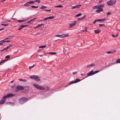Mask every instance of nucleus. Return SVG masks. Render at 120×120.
Instances as JSON below:
<instances>
[{
	"label": "nucleus",
	"instance_id": "obj_1",
	"mask_svg": "<svg viewBox=\"0 0 120 120\" xmlns=\"http://www.w3.org/2000/svg\"><path fill=\"white\" fill-rule=\"evenodd\" d=\"M15 95L11 93L8 94L6 96H4L2 99L0 101V104H3L6 101V98L14 96Z\"/></svg>",
	"mask_w": 120,
	"mask_h": 120
},
{
	"label": "nucleus",
	"instance_id": "obj_2",
	"mask_svg": "<svg viewBox=\"0 0 120 120\" xmlns=\"http://www.w3.org/2000/svg\"><path fill=\"white\" fill-rule=\"evenodd\" d=\"M28 101V99L25 98H22L19 100V102L20 104H22L27 101Z\"/></svg>",
	"mask_w": 120,
	"mask_h": 120
},
{
	"label": "nucleus",
	"instance_id": "obj_3",
	"mask_svg": "<svg viewBox=\"0 0 120 120\" xmlns=\"http://www.w3.org/2000/svg\"><path fill=\"white\" fill-rule=\"evenodd\" d=\"M116 2V0H110L107 2V4L109 6H112L115 4Z\"/></svg>",
	"mask_w": 120,
	"mask_h": 120
},
{
	"label": "nucleus",
	"instance_id": "obj_4",
	"mask_svg": "<svg viewBox=\"0 0 120 120\" xmlns=\"http://www.w3.org/2000/svg\"><path fill=\"white\" fill-rule=\"evenodd\" d=\"M33 85L36 88L40 90H43L45 89V88L44 87L38 84H34Z\"/></svg>",
	"mask_w": 120,
	"mask_h": 120
},
{
	"label": "nucleus",
	"instance_id": "obj_5",
	"mask_svg": "<svg viewBox=\"0 0 120 120\" xmlns=\"http://www.w3.org/2000/svg\"><path fill=\"white\" fill-rule=\"evenodd\" d=\"M30 78L31 79H34L37 81H39L40 80V79H39L38 77L36 75H32L30 77Z\"/></svg>",
	"mask_w": 120,
	"mask_h": 120
},
{
	"label": "nucleus",
	"instance_id": "obj_6",
	"mask_svg": "<svg viewBox=\"0 0 120 120\" xmlns=\"http://www.w3.org/2000/svg\"><path fill=\"white\" fill-rule=\"evenodd\" d=\"M24 89V87L18 85L17 86L15 89V91L16 92H18L19 91V90H22Z\"/></svg>",
	"mask_w": 120,
	"mask_h": 120
},
{
	"label": "nucleus",
	"instance_id": "obj_7",
	"mask_svg": "<svg viewBox=\"0 0 120 120\" xmlns=\"http://www.w3.org/2000/svg\"><path fill=\"white\" fill-rule=\"evenodd\" d=\"M80 81V80L78 79H76L74 81H72L68 83V85H69L70 84H72L73 83H76Z\"/></svg>",
	"mask_w": 120,
	"mask_h": 120
},
{
	"label": "nucleus",
	"instance_id": "obj_8",
	"mask_svg": "<svg viewBox=\"0 0 120 120\" xmlns=\"http://www.w3.org/2000/svg\"><path fill=\"white\" fill-rule=\"evenodd\" d=\"M94 75L93 73V70H92L90 71L89 72H88L87 74V76L86 77L88 76L92 75Z\"/></svg>",
	"mask_w": 120,
	"mask_h": 120
},
{
	"label": "nucleus",
	"instance_id": "obj_9",
	"mask_svg": "<svg viewBox=\"0 0 120 120\" xmlns=\"http://www.w3.org/2000/svg\"><path fill=\"white\" fill-rule=\"evenodd\" d=\"M76 22V21H74L73 23L71 24H70L68 27L69 28H70L73 27L75 25Z\"/></svg>",
	"mask_w": 120,
	"mask_h": 120
},
{
	"label": "nucleus",
	"instance_id": "obj_10",
	"mask_svg": "<svg viewBox=\"0 0 120 120\" xmlns=\"http://www.w3.org/2000/svg\"><path fill=\"white\" fill-rule=\"evenodd\" d=\"M44 24H40L38 25L36 27V28H38L39 27L41 29H42L44 28V27H43L41 26H44Z\"/></svg>",
	"mask_w": 120,
	"mask_h": 120
},
{
	"label": "nucleus",
	"instance_id": "obj_11",
	"mask_svg": "<svg viewBox=\"0 0 120 120\" xmlns=\"http://www.w3.org/2000/svg\"><path fill=\"white\" fill-rule=\"evenodd\" d=\"M36 19V18H34L33 19H32L28 22L27 23H30V24H31V23L34 22L35 21Z\"/></svg>",
	"mask_w": 120,
	"mask_h": 120
},
{
	"label": "nucleus",
	"instance_id": "obj_12",
	"mask_svg": "<svg viewBox=\"0 0 120 120\" xmlns=\"http://www.w3.org/2000/svg\"><path fill=\"white\" fill-rule=\"evenodd\" d=\"M61 36H62V38L67 37L68 36V34H61Z\"/></svg>",
	"mask_w": 120,
	"mask_h": 120
},
{
	"label": "nucleus",
	"instance_id": "obj_13",
	"mask_svg": "<svg viewBox=\"0 0 120 120\" xmlns=\"http://www.w3.org/2000/svg\"><path fill=\"white\" fill-rule=\"evenodd\" d=\"M23 5L25 7H28L30 6V5L29 2L26 3Z\"/></svg>",
	"mask_w": 120,
	"mask_h": 120
},
{
	"label": "nucleus",
	"instance_id": "obj_14",
	"mask_svg": "<svg viewBox=\"0 0 120 120\" xmlns=\"http://www.w3.org/2000/svg\"><path fill=\"white\" fill-rule=\"evenodd\" d=\"M116 51L115 50H114L111 51H108L107 52V53L108 54H109L111 53H113L114 52H116Z\"/></svg>",
	"mask_w": 120,
	"mask_h": 120
},
{
	"label": "nucleus",
	"instance_id": "obj_15",
	"mask_svg": "<svg viewBox=\"0 0 120 120\" xmlns=\"http://www.w3.org/2000/svg\"><path fill=\"white\" fill-rule=\"evenodd\" d=\"M103 11V10L102 8H101L100 9H97L96 10V11L97 13H99L100 11Z\"/></svg>",
	"mask_w": 120,
	"mask_h": 120
},
{
	"label": "nucleus",
	"instance_id": "obj_16",
	"mask_svg": "<svg viewBox=\"0 0 120 120\" xmlns=\"http://www.w3.org/2000/svg\"><path fill=\"white\" fill-rule=\"evenodd\" d=\"M6 104H9L11 105H14V102H8L6 103Z\"/></svg>",
	"mask_w": 120,
	"mask_h": 120
},
{
	"label": "nucleus",
	"instance_id": "obj_17",
	"mask_svg": "<svg viewBox=\"0 0 120 120\" xmlns=\"http://www.w3.org/2000/svg\"><path fill=\"white\" fill-rule=\"evenodd\" d=\"M105 19H97V21L101 22H103L105 20Z\"/></svg>",
	"mask_w": 120,
	"mask_h": 120
},
{
	"label": "nucleus",
	"instance_id": "obj_18",
	"mask_svg": "<svg viewBox=\"0 0 120 120\" xmlns=\"http://www.w3.org/2000/svg\"><path fill=\"white\" fill-rule=\"evenodd\" d=\"M29 2L30 5V4L33 5L35 1H30Z\"/></svg>",
	"mask_w": 120,
	"mask_h": 120
},
{
	"label": "nucleus",
	"instance_id": "obj_19",
	"mask_svg": "<svg viewBox=\"0 0 120 120\" xmlns=\"http://www.w3.org/2000/svg\"><path fill=\"white\" fill-rule=\"evenodd\" d=\"M19 80L20 81L23 82H26V80L25 79H19Z\"/></svg>",
	"mask_w": 120,
	"mask_h": 120
},
{
	"label": "nucleus",
	"instance_id": "obj_20",
	"mask_svg": "<svg viewBox=\"0 0 120 120\" xmlns=\"http://www.w3.org/2000/svg\"><path fill=\"white\" fill-rule=\"evenodd\" d=\"M95 65L94 64H92L89 65L87 67L88 68L89 67H92V66H95Z\"/></svg>",
	"mask_w": 120,
	"mask_h": 120
},
{
	"label": "nucleus",
	"instance_id": "obj_21",
	"mask_svg": "<svg viewBox=\"0 0 120 120\" xmlns=\"http://www.w3.org/2000/svg\"><path fill=\"white\" fill-rule=\"evenodd\" d=\"M26 21V20H18L17 21L19 23H21V22H24Z\"/></svg>",
	"mask_w": 120,
	"mask_h": 120
},
{
	"label": "nucleus",
	"instance_id": "obj_22",
	"mask_svg": "<svg viewBox=\"0 0 120 120\" xmlns=\"http://www.w3.org/2000/svg\"><path fill=\"white\" fill-rule=\"evenodd\" d=\"M55 36L56 37L62 38V36H61V34H56L55 35Z\"/></svg>",
	"mask_w": 120,
	"mask_h": 120
},
{
	"label": "nucleus",
	"instance_id": "obj_23",
	"mask_svg": "<svg viewBox=\"0 0 120 120\" xmlns=\"http://www.w3.org/2000/svg\"><path fill=\"white\" fill-rule=\"evenodd\" d=\"M4 40H2L0 41V45L3 44V43H4Z\"/></svg>",
	"mask_w": 120,
	"mask_h": 120
},
{
	"label": "nucleus",
	"instance_id": "obj_24",
	"mask_svg": "<svg viewBox=\"0 0 120 120\" xmlns=\"http://www.w3.org/2000/svg\"><path fill=\"white\" fill-rule=\"evenodd\" d=\"M116 63H120V59H118L116 60Z\"/></svg>",
	"mask_w": 120,
	"mask_h": 120
},
{
	"label": "nucleus",
	"instance_id": "obj_25",
	"mask_svg": "<svg viewBox=\"0 0 120 120\" xmlns=\"http://www.w3.org/2000/svg\"><path fill=\"white\" fill-rule=\"evenodd\" d=\"M100 32V31L98 30H95L94 31L95 33L96 34L99 33Z\"/></svg>",
	"mask_w": 120,
	"mask_h": 120
},
{
	"label": "nucleus",
	"instance_id": "obj_26",
	"mask_svg": "<svg viewBox=\"0 0 120 120\" xmlns=\"http://www.w3.org/2000/svg\"><path fill=\"white\" fill-rule=\"evenodd\" d=\"M104 6V5H101L98 6L99 9H100L101 8H103Z\"/></svg>",
	"mask_w": 120,
	"mask_h": 120
},
{
	"label": "nucleus",
	"instance_id": "obj_27",
	"mask_svg": "<svg viewBox=\"0 0 120 120\" xmlns=\"http://www.w3.org/2000/svg\"><path fill=\"white\" fill-rule=\"evenodd\" d=\"M84 18L85 17H83L82 18H79L77 20L78 21L84 19Z\"/></svg>",
	"mask_w": 120,
	"mask_h": 120
},
{
	"label": "nucleus",
	"instance_id": "obj_28",
	"mask_svg": "<svg viewBox=\"0 0 120 120\" xmlns=\"http://www.w3.org/2000/svg\"><path fill=\"white\" fill-rule=\"evenodd\" d=\"M13 37L12 36H8V38H6V39H10V38H12Z\"/></svg>",
	"mask_w": 120,
	"mask_h": 120
},
{
	"label": "nucleus",
	"instance_id": "obj_29",
	"mask_svg": "<svg viewBox=\"0 0 120 120\" xmlns=\"http://www.w3.org/2000/svg\"><path fill=\"white\" fill-rule=\"evenodd\" d=\"M46 47V45H44V46H39V48H43L45 47Z\"/></svg>",
	"mask_w": 120,
	"mask_h": 120
},
{
	"label": "nucleus",
	"instance_id": "obj_30",
	"mask_svg": "<svg viewBox=\"0 0 120 120\" xmlns=\"http://www.w3.org/2000/svg\"><path fill=\"white\" fill-rule=\"evenodd\" d=\"M7 60V59L5 60H1L0 62V64H1L2 63L5 62V61H6Z\"/></svg>",
	"mask_w": 120,
	"mask_h": 120
},
{
	"label": "nucleus",
	"instance_id": "obj_31",
	"mask_svg": "<svg viewBox=\"0 0 120 120\" xmlns=\"http://www.w3.org/2000/svg\"><path fill=\"white\" fill-rule=\"evenodd\" d=\"M47 7L46 6H41V7L40 8V9H42L43 8H46Z\"/></svg>",
	"mask_w": 120,
	"mask_h": 120
},
{
	"label": "nucleus",
	"instance_id": "obj_32",
	"mask_svg": "<svg viewBox=\"0 0 120 120\" xmlns=\"http://www.w3.org/2000/svg\"><path fill=\"white\" fill-rule=\"evenodd\" d=\"M99 72V70L96 71H95L94 72L93 71V73L94 75V74H95L97 73H98Z\"/></svg>",
	"mask_w": 120,
	"mask_h": 120
},
{
	"label": "nucleus",
	"instance_id": "obj_33",
	"mask_svg": "<svg viewBox=\"0 0 120 120\" xmlns=\"http://www.w3.org/2000/svg\"><path fill=\"white\" fill-rule=\"evenodd\" d=\"M45 89L46 90L48 91L49 90V88L48 86H46L45 87Z\"/></svg>",
	"mask_w": 120,
	"mask_h": 120
},
{
	"label": "nucleus",
	"instance_id": "obj_34",
	"mask_svg": "<svg viewBox=\"0 0 120 120\" xmlns=\"http://www.w3.org/2000/svg\"><path fill=\"white\" fill-rule=\"evenodd\" d=\"M55 17L54 16H51L49 17V19H52L54 18Z\"/></svg>",
	"mask_w": 120,
	"mask_h": 120
},
{
	"label": "nucleus",
	"instance_id": "obj_35",
	"mask_svg": "<svg viewBox=\"0 0 120 120\" xmlns=\"http://www.w3.org/2000/svg\"><path fill=\"white\" fill-rule=\"evenodd\" d=\"M55 7H56V8H58V7L62 8V7H63V6L62 5H58V6H55Z\"/></svg>",
	"mask_w": 120,
	"mask_h": 120
},
{
	"label": "nucleus",
	"instance_id": "obj_36",
	"mask_svg": "<svg viewBox=\"0 0 120 120\" xmlns=\"http://www.w3.org/2000/svg\"><path fill=\"white\" fill-rule=\"evenodd\" d=\"M1 25H2L4 26H8L9 25V24L8 23H7V24H1Z\"/></svg>",
	"mask_w": 120,
	"mask_h": 120
},
{
	"label": "nucleus",
	"instance_id": "obj_37",
	"mask_svg": "<svg viewBox=\"0 0 120 120\" xmlns=\"http://www.w3.org/2000/svg\"><path fill=\"white\" fill-rule=\"evenodd\" d=\"M10 56L9 55H7L5 57V58H6L7 59V60L9 58H10Z\"/></svg>",
	"mask_w": 120,
	"mask_h": 120
},
{
	"label": "nucleus",
	"instance_id": "obj_38",
	"mask_svg": "<svg viewBox=\"0 0 120 120\" xmlns=\"http://www.w3.org/2000/svg\"><path fill=\"white\" fill-rule=\"evenodd\" d=\"M49 53L50 54H52V55H54V54H56V53L55 52H49Z\"/></svg>",
	"mask_w": 120,
	"mask_h": 120
},
{
	"label": "nucleus",
	"instance_id": "obj_39",
	"mask_svg": "<svg viewBox=\"0 0 120 120\" xmlns=\"http://www.w3.org/2000/svg\"><path fill=\"white\" fill-rule=\"evenodd\" d=\"M19 28L18 29V30H20L22 28V27L21 26V25L20 26H19Z\"/></svg>",
	"mask_w": 120,
	"mask_h": 120
},
{
	"label": "nucleus",
	"instance_id": "obj_40",
	"mask_svg": "<svg viewBox=\"0 0 120 120\" xmlns=\"http://www.w3.org/2000/svg\"><path fill=\"white\" fill-rule=\"evenodd\" d=\"M81 15V14L80 13H79V14H78L76 15H75V17H78V16H80Z\"/></svg>",
	"mask_w": 120,
	"mask_h": 120
},
{
	"label": "nucleus",
	"instance_id": "obj_41",
	"mask_svg": "<svg viewBox=\"0 0 120 120\" xmlns=\"http://www.w3.org/2000/svg\"><path fill=\"white\" fill-rule=\"evenodd\" d=\"M117 36H118L117 34L116 35H112V36L114 38H116L117 37Z\"/></svg>",
	"mask_w": 120,
	"mask_h": 120
},
{
	"label": "nucleus",
	"instance_id": "obj_42",
	"mask_svg": "<svg viewBox=\"0 0 120 120\" xmlns=\"http://www.w3.org/2000/svg\"><path fill=\"white\" fill-rule=\"evenodd\" d=\"M29 87L28 86H26V89H25L26 90L28 91L29 90Z\"/></svg>",
	"mask_w": 120,
	"mask_h": 120
},
{
	"label": "nucleus",
	"instance_id": "obj_43",
	"mask_svg": "<svg viewBox=\"0 0 120 120\" xmlns=\"http://www.w3.org/2000/svg\"><path fill=\"white\" fill-rule=\"evenodd\" d=\"M99 26L101 27L103 26H105V25L104 24H100L99 25Z\"/></svg>",
	"mask_w": 120,
	"mask_h": 120
},
{
	"label": "nucleus",
	"instance_id": "obj_44",
	"mask_svg": "<svg viewBox=\"0 0 120 120\" xmlns=\"http://www.w3.org/2000/svg\"><path fill=\"white\" fill-rule=\"evenodd\" d=\"M31 7L33 8H38V6H31Z\"/></svg>",
	"mask_w": 120,
	"mask_h": 120
},
{
	"label": "nucleus",
	"instance_id": "obj_45",
	"mask_svg": "<svg viewBox=\"0 0 120 120\" xmlns=\"http://www.w3.org/2000/svg\"><path fill=\"white\" fill-rule=\"evenodd\" d=\"M94 8H97V9H99L98 6H94Z\"/></svg>",
	"mask_w": 120,
	"mask_h": 120
},
{
	"label": "nucleus",
	"instance_id": "obj_46",
	"mask_svg": "<svg viewBox=\"0 0 120 120\" xmlns=\"http://www.w3.org/2000/svg\"><path fill=\"white\" fill-rule=\"evenodd\" d=\"M13 46V45H12V44H10L9 45H8V46H7L8 47V48L10 47H11L12 46Z\"/></svg>",
	"mask_w": 120,
	"mask_h": 120
},
{
	"label": "nucleus",
	"instance_id": "obj_47",
	"mask_svg": "<svg viewBox=\"0 0 120 120\" xmlns=\"http://www.w3.org/2000/svg\"><path fill=\"white\" fill-rule=\"evenodd\" d=\"M35 2H37L38 3H39L40 2V1L39 0H36L34 1Z\"/></svg>",
	"mask_w": 120,
	"mask_h": 120
},
{
	"label": "nucleus",
	"instance_id": "obj_48",
	"mask_svg": "<svg viewBox=\"0 0 120 120\" xmlns=\"http://www.w3.org/2000/svg\"><path fill=\"white\" fill-rule=\"evenodd\" d=\"M75 8H76V6H73V7H72L71 8L72 9H74Z\"/></svg>",
	"mask_w": 120,
	"mask_h": 120
},
{
	"label": "nucleus",
	"instance_id": "obj_49",
	"mask_svg": "<svg viewBox=\"0 0 120 120\" xmlns=\"http://www.w3.org/2000/svg\"><path fill=\"white\" fill-rule=\"evenodd\" d=\"M76 8H78L79 7H80L81 6V5H79L76 6Z\"/></svg>",
	"mask_w": 120,
	"mask_h": 120
},
{
	"label": "nucleus",
	"instance_id": "obj_50",
	"mask_svg": "<svg viewBox=\"0 0 120 120\" xmlns=\"http://www.w3.org/2000/svg\"><path fill=\"white\" fill-rule=\"evenodd\" d=\"M8 47L7 46L6 48H4L3 49L4 50H7L8 49Z\"/></svg>",
	"mask_w": 120,
	"mask_h": 120
},
{
	"label": "nucleus",
	"instance_id": "obj_51",
	"mask_svg": "<svg viewBox=\"0 0 120 120\" xmlns=\"http://www.w3.org/2000/svg\"><path fill=\"white\" fill-rule=\"evenodd\" d=\"M34 65H33V66H29V69H31V68H33V67H34Z\"/></svg>",
	"mask_w": 120,
	"mask_h": 120
},
{
	"label": "nucleus",
	"instance_id": "obj_52",
	"mask_svg": "<svg viewBox=\"0 0 120 120\" xmlns=\"http://www.w3.org/2000/svg\"><path fill=\"white\" fill-rule=\"evenodd\" d=\"M84 29L85 30L86 32H87V27H85L84 28Z\"/></svg>",
	"mask_w": 120,
	"mask_h": 120
},
{
	"label": "nucleus",
	"instance_id": "obj_53",
	"mask_svg": "<svg viewBox=\"0 0 120 120\" xmlns=\"http://www.w3.org/2000/svg\"><path fill=\"white\" fill-rule=\"evenodd\" d=\"M98 21H97V19H96V20H95L93 22V23L94 24L96 22H97Z\"/></svg>",
	"mask_w": 120,
	"mask_h": 120
},
{
	"label": "nucleus",
	"instance_id": "obj_54",
	"mask_svg": "<svg viewBox=\"0 0 120 120\" xmlns=\"http://www.w3.org/2000/svg\"><path fill=\"white\" fill-rule=\"evenodd\" d=\"M109 66V65H106L105 66H104V67H102V68H106L107 67H108V66Z\"/></svg>",
	"mask_w": 120,
	"mask_h": 120
},
{
	"label": "nucleus",
	"instance_id": "obj_55",
	"mask_svg": "<svg viewBox=\"0 0 120 120\" xmlns=\"http://www.w3.org/2000/svg\"><path fill=\"white\" fill-rule=\"evenodd\" d=\"M45 10L48 11H50L51 10V9H50V10H46V9H45Z\"/></svg>",
	"mask_w": 120,
	"mask_h": 120
},
{
	"label": "nucleus",
	"instance_id": "obj_56",
	"mask_svg": "<svg viewBox=\"0 0 120 120\" xmlns=\"http://www.w3.org/2000/svg\"><path fill=\"white\" fill-rule=\"evenodd\" d=\"M77 73V72L75 71L73 73V75H74L75 74Z\"/></svg>",
	"mask_w": 120,
	"mask_h": 120
},
{
	"label": "nucleus",
	"instance_id": "obj_57",
	"mask_svg": "<svg viewBox=\"0 0 120 120\" xmlns=\"http://www.w3.org/2000/svg\"><path fill=\"white\" fill-rule=\"evenodd\" d=\"M81 76H82L83 75H86L85 73H84L83 74H81Z\"/></svg>",
	"mask_w": 120,
	"mask_h": 120
},
{
	"label": "nucleus",
	"instance_id": "obj_58",
	"mask_svg": "<svg viewBox=\"0 0 120 120\" xmlns=\"http://www.w3.org/2000/svg\"><path fill=\"white\" fill-rule=\"evenodd\" d=\"M44 55H39V56H40V57H42Z\"/></svg>",
	"mask_w": 120,
	"mask_h": 120
},
{
	"label": "nucleus",
	"instance_id": "obj_59",
	"mask_svg": "<svg viewBox=\"0 0 120 120\" xmlns=\"http://www.w3.org/2000/svg\"><path fill=\"white\" fill-rule=\"evenodd\" d=\"M110 14V13L109 12L106 13V14L107 15H109Z\"/></svg>",
	"mask_w": 120,
	"mask_h": 120
},
{
	"label": "nucleus",
	"instance_id": "obj_60",
	"mask_svg": "<svg viewBox=\"0 0 120 120\" xmlns=\"http://www.w3.org/2000/svg\"><path fill=\"white\" fill-rule=\"evenodd\" d=\"M22 28L25 27V25H21Z\"/></svg>",
	"mask_w": 120,
	"mask_h": 120
},
{
	"label": "nucleus",
	"instance_id": "obj_61",
	"mask_svg": "<svg viewBox=\"0 0 120 120\" xmlns=\"http://www.w3.org/2000/svg\"><path fill=\"white\" fill-rule=\"evenodd\" d=\"M47 20V19L46 18H45L44 19H43V20L44 21H45V20Z\"/></svg>",
	"mask_w": 120,
	"mask_h": 120
},
{
	"label": "nucleus",
	"instance_id": "obj_62",
	"mask_svg": "<svg viewBox=\"0 0 120 120\" xmlns=\"http://www.w3.org/2000/svg\"><path fill=\"white\" fill-rule=\"evenodd\" d=\"M102 0H100L99 1V3H101L102 2Z\"/></svg>",
	"mask_w": 120,
	"mask_h": 120
},
{
	"label": "nucleus",
	"instance_id": "obj_63",
	"mask_svg": "<svg viewBox=\"0 0 120 120\" xmlns=\"http://www.w3.org/2000/svg\"><path fill=\"white\" fill-rule=\"evenodd\" d=\"M5 1V0H1V2H4Z\"/></svg>",
	"mask_w": 120,
	"mask_h": 120
},
{
	"label": "nucleus",
	"instance_id": "obj_64",
	"mask_svg": "<svg viewBox=\"0 0 120 120\" xmlns=\"http://www.w3.org/2000/svg\"><path fill=\"white\" fill-rule=\"evenodd\" d=\"M6 41L7 42H10V41L9 40L7 41Z\"/></svg>",
	"mask_w": 120,
	"mask_h": 120
}]
</instances>
